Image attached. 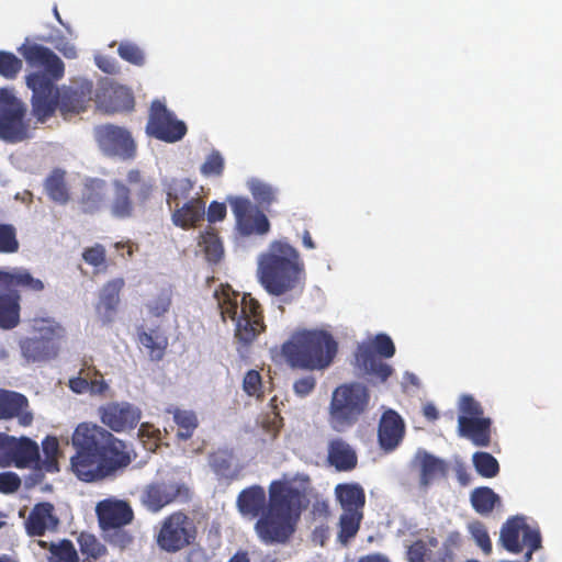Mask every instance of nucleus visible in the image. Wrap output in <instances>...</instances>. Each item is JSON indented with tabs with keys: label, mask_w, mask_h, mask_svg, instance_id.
<instances>
[{
	"label": "nucleus",
	"mask_w": 562,
	"mask_h": 562,
	"mask_svg": "<svg viewBox=\"0 0 562 562\" xmlns=\"http://www.w3.org/2000/svg\"><path fill=\"white\" fill-rule=\"evenodd\" d=\"M20 476L11 471L0 473V493L1 494H13L21 487Z\"/></svg>",
	"instance_id": "obj_57"
},
{
	"label": "nucleus",
	"mask_w": 562,
	"mask_h": 562,
	"mask_svg": "<svg viewBox=\"0 0 562 562\" xmlns=\"http://www.w3.org/2000/svg\"><path fill=\"white\" fill-rule=\"evenodd\" d=\"M335 494L344 513H363L366 493L359 483L338 484Z\"/></svg>",
	"instance_id": "obj_29"
},
{
	"label": "nucleus",
	"mask_w": 562,
	"mask_h": 562,
	"mask_svg": "<svg viewBox=\"0 0 562 562\" xmlns=\"http://www.w3.org/2000/svg\"><path fill=\"white\" fill-rule=\"evenodd\" d=\"M48 196L57 203H66L69 200L68 190L65 183L63 171L55 170L45 182Z\"/></svg>",
	"instance_id": "obj_40"
},
{
	"label": "nucleus",
	"mask_w": 562,
	"mask_h": 562,
	"mask_svg": "<svg viewBox=\"0 0 562 562\" xmlns=\"http://www.w3.org/2000/svg\"><path fill=\"white\" fill-rule=\"evenodd\" d=\"M78 543L82 554L94 560L103 557L106 553V548L102 544L95 536L87 532H81L78 537Z\"/></svg>",
	"instance_id": "obj_46"
},
{
	"label": "nucleus",
	"mask_w": 562,
	"mask_h": 562,
	"mask_svg": "<svg viewBox=\"0 0 562 562\" xmlns=\"http://www.w3.org/2000/svg\"><path fill=\"white\" fill-rule=\"evenodd\" d=\"M211 467L217 475L228 477L231 470V462L224 456H213L211 459Z\"/></svg>",
	"instance_id": "obj_62"
},
{
	"label": "nucleus",
	"mask_w": 562,
	"mask_h": 562,
	"mask_svg": "<svg viewBox=\"0 0 562 562\" xmlns=\"http://www.w3.org/2000/svg\"><path fill=\"white\" fill-rule=\"evenodd\" d=\"M257 273L261 285L272 295L294 290L304 277L299 250L285 239L272 240L258 257Z\"/></svg>",
	"instance_id": "obj_4"
},
{
	"label": "nucleus",
	"mask_w": 562,
	"mask_h": 562,
	"mask_svg": "<svg viewBox=\"0 0 562 562\" xmlns=\"http://www.w3.org/2000/svg\"><path fill=\"white\" fill-rule=\"evenodd\" d=\"M26 106L7 89H0V139L19 143L30 137Z\"/></svg>",
	"instance_id": "obj_12"
},
{
	"label": "nucleus",
	"mask_w": 562,
	"mask_h": 562,
	"mask_svg": "<svg viewBox=\"0 0 562 562\" xmlns=\"http://www.w3.org/2000/svg\"><path fill=\"white\" fill-rule=\"evenodd\" d=\"M370 394L367 386L350 383L338 386L331 396L329 422L336 431H344L355 425L367 411Z\"/></svg>",
	"instance_id": "obj_8"
},
{
	"label": "nucleus",
	"mask_w": 562,
	"mask_h": 562,
	"mask_svg": "<svg viewBox=\"0 0 562 562\" xmlns=\"http://www.w3.org/2000/svg\"><path fill=\"white\" fill-rule=\"evenodd\" d=\"M70 390L77 394L89 392V380L83 376H76L69 380Z\"/></svg>",
	"instance_id": "obj_64"
},
{
	"label": "nucleus",
	"mask_w": 562,
	"mask_h": 562,
	"mask_svg": "<svg viewBox=\"0 0 562 562\" xmlns=\"http://www.w3.org/2000/svg\"><path fill=\"white\" fill-rule=\"evenodd\" d=\"M193 183L189 179H173L166 189L167 203L170 207H176V203L181 200L191 199Z\"/></svg>",
	"instance_id": "obj_41"
},
{
	"label": "nucleus",
	"mask_w": 562,
	"mask_h": 562,
	"mask_svg": "<svg viewBox=\"0 0 562 562\" xmlns=\"http://www.w3.org/2000/svg\"><path fill=\"white\" fill-rule=\"evenodd\" d=\"M19 248L20 244L14 226L11 224H0V254H14Z\"/></svg>",
	"instance_id": "obj_47"
},
{
	"label": "nucleus",
	"mask_w": 562,
	"mask_h": 562,
	"mask_svg": "<svg viewBox=\"0 0 562 562\" xmlns=\"http://www.w3.org/2000/svg\"><path fill=\"white\" fill-rule=\"evenodd\" d=\"M227 214V207L225 202L212 201L205 209V215L210 223L222 222L225 220Z\"/></svg>",
	"instance_id": "obj_58"
},
{
	"label": "nucleus",
	"mask_w": 562,
	"mask_h": 562,
	"mask_svg": "<svg viewBox=\"0 0 562 562\" xmlns=\"http://www.w3.org/2000/svg\"><path fill=\"white\" fill-rule=\"evenodd\" d=\"M60 524L55 507L49 502L36 503L24 521L25 531L30 537H43L54 532Z\"/></svg>",
	"instance_id": "obj_20"
},
{
	"label": "nucleus",
	"mask_w": 562,
	"mask_h": 562,
	"mask_svg": "<svg viewBox=\"0 0 562 562\" xmlns=\"http://www.w3.org/2000/svg\"><path fill=\"white\" fill-rule=\"evenodd\" d=\"M20 52L30 66L43 68L25 78L27 88L32 90V111L40 121L53 116L56 109L65 117L88 109L93 94L91 80L78 78L59 90L56 81L64 77L65 65L50 48L32 44L21 47Z\"/></svg>",
	"instance_id": "obj_2"
},
{
	"label": "nucleus",
	"mask_w": 562,
	"mask_h": 562,
	"mask_svg": "<svg viewBox=\"0 0 562 562\" xmlns=\"http://www.w3.org/2000/svg\"><path fill=\"white\" fill-rule=\"evenodd\" d=\"M34 280L41 282L42 286L38 290H33L26 286L14 285V286H5L0 285L2 289L7 290V293H0V328L1 329H13L20 324V312H21V294L22 293H41L45 289L44 282L35 278Z\"/></svg>",
	"instance_id": "obj_18"
},
{
	"label": "nucleus",
	"mask_w": 562,
	"mask_h": 562,
	"mask_svg": "<svg viewBox=\"0 0 562 562\" xmlns=\"http://www.w3.org/2000/svg\"><path fill=\"white\" fill-rule=\"evenodd\" d=\"M459 416L467 417H483L484 411L480 402L472 395H462L459 403Z\"/></svg>",
	"instance_id": "obj_56"
},
{
	"label": "nucleus",
	"mask_w": 562,
	"mask_h": 562,
	"mask_svg": "<svg viewBox=\"0 0 562 562\" xmlns=\"http://www.w3.org/2000/svg\"><path fill=\"white\" fill-rule=\"evenodd\" d=\"M71 442L76 453L70 459V468L82 482H100L114 476L133 461L130 446L95 424H79Z\"/></svg>",
	"instance_id": "obj_3"
},
{
	"label": "nucleus",
	"mask_w": 562,
	"mask_h": 562,
	"mask_svg": "<svg viewBox=\"0 0 562 562\" xmlns=\"http://www.w3.org/2000/svg\"><path fill=\"white\" fill-rule=\"evenodd\" d=\"M327 461L337 471L348 472L357 467L358 457L347 441L335 438L328 442Z\"/></svg>",
	"instance_id": "obj_28"
},
{
	"label": "nucleus",
	"mask_w": 562,
	"mask_h": 562,
	"mask_svg": "<svg viewBox=\"0 0 562 562\" xmlns=\"http://www.w3.org/2000/svg\"><path fill=\"white\" fill-rule=\"evenodd\" d=\"M146 133L159 140L176 143L184 137L187 126L176 119L164 102L155 100L150 105Z\"/></svg>",
	"instance_id": "obj_14"
},
{
	"label": "nucleus",
	"mask_w": 562,
	"mask_h": 562,
	"mask_svg": "<svg viewBox=\"0 0 562 562\" xmlns=\"http://www.w3.org/2000/svg\"><path fill=\"white\" fill-rule=\"evenodd\" d=\"M0 285H21L33 290H38L42 286L40 281L33 279L30 270L22 267H14L8 270L0 269Z\"/></svg>",
	"instance_id": "obj_33"
},
{
	"label": "nucleus",
	"mask_w": 562,
	"mask_h": 562,
	"mask_svg": "<svg viewBox=\"0 0 562 562\" xmlns=\"http://www.w3.org/2000/svg\"><path fill=\"white\" fill-rule=\"evenodd\" d=\"M196 536L198 528L193 518L181 510H177L161 520L155 539L160 550L176 553L191 546Z\"/></svg>",
	"instance_id": "obj_11"
},
{
	"label": "nucleus",
	"mask_w": 562,
	"mask_h": 562,
	"mask_svg": "<svg viewBox=\"0 0 562 562\" xmlns=\"http://www.w3.org/2000/svg\"><path fill=\"white\" fill-rule=\"evenodd\" d=\"M38 546L47 550V562H79L78 552L69 539L58 542L38 541Z\"/></svg>",
	"instance_id": "obj_31"
},
{
	"label": "nucleus",
	"mask_w": 562,
	"mask_h": 562,
	"mask_svg": "<svg viewBox=\"0 0 562 562\" xmlns=\"http://www.w3.org/2000/svg\"><path fill=\"white\" fill-rule=\"evenodd\" d=\"M214 296L223 321L235 323L237 351L244 352L266 330L261 305L250 294L240 295L229 285H222Z\"/></svg>",
	"instance_id": "obj_5"
},
{
	"label": "nucleus",
	"mask_w": 562,
	"mask_h": 562,
	"mask_svg": "<svg viewBox=\"0 0 562 562\" xmlns=\"http://www.w3.org/2000/svg\"><path fill=\"white\" fill-rule=\"evenodd\" d=\"M100 422L114 432L134 429L140 418L142 411L130 402H110L98 409Z\"/></svg>",
	"instance_id": "obj_15"
},
{
	"label": "nucleus",
	"mask_w": 562,
	"mask_h": 562,
	"mask_svg": "<svg viewBox=\"0 0 562 562\" xmlns=\"http://www.w3.org/2000/svg\"><path fill=\"white\" fill-rule=\"evenodd\" d=\"M102 531L105 533L106 541L120 549H125L133 542V536L124 530L123 527H115Z\"/></svg>",
	"instance_id": "obj_54"
},
{
	"label": "nucleus",
	"mask_w": 562,
	"mask_h": 562,
	"mask_svg": "<svg viewBox=\"0 0 562 562\" xmlns=\"http://www.w3.org/2000/svg\"><path fill=\"white\" fill-rule=\"evenodd\" d=\"M405 432V424L401 415L393 411H385L380 419L378 439L385 451L394 450L402 441Z\"/></svg>",
	"instance_id": "obj_24"
},
{
	"label": "nucleus",
	"mask_w": 562,
	"mask_h": 562,
	"mask_svg": "<svg viewBox=\"0 0 562 562\" xmlns=\"http://www.w3.org/2000/svg\"><path fill=\"white\" fill-rule=\"evenodd\" d=\"M338 352L333 335L323 329H303L291 335L281 345V355L291 368L324 370Z\"/></svg>",
	"instance_id": "obj_6"
},
{
	"label": "nucleus",
	"mask_w": 562,
	"mask_h": 562,
	"mask_svg": "<svg viewBox=\"0 0 562 562\" xmlns=\"http://www.w3.org/2000/svg\"><path fill=\"white\" fill-rule=\"evenodd\" d=\"M472 461L476 472L483 477L492 479L499 472L498 461L488 452H475Z\"/></svg>",
	"instance_id": "obj_43"
},
{
	"label": "nucleus",
	"mask_w": 562,
	"mask_h": 562,
	"mask_svg": "<svg viewBox=\"0 0 562 562\" xmlns=\"http://www.w3.org/2000/svg\"><path fill=\"white\" fill-rule=\"evenodd\" d=\"M395 353L393 340L386 334H378L369 342L360 344L355 352V366L363 373L385 382L393 368L380 358H392Z\"/></svg>",
	"instance_id": "obj_10"
},
{
	"label": "nucleus",
	"mask_w": 562,
	"mask_h": 562,
	"mask_svg": "<svg viewBox=\"0 0 562 562\" xmlns=\"http://www.w3.org/2000/svg\"><path fill=\"white\" fill-rule=\"evenodd\" d=\"M119 56L136 66H142L145 61V56L143 50L135 43L132 42H122L117 48Z\"/></svg>",
	"instance_id": "obj_51"
},
{
	"label": "nucleus",
	"mask_w": 562,
	"mask_h": 562,
	"mask_svg": "<svg viewBox=\"0 0 562 562\" xmlns=\"http://www.w3.org/2000/svg\"><path fill=\"white\" fill-rule=\"evenodd\" d=\"M95 513L102 530L124 527L134 519V512L125 501L103 499L97 504Z\"/></svg>",
	"instance_id": "obj_19"
},
{
	"label": "nucleus",
	"mask_w": 562,
	"mask_h": 562,
	"mask_svg": "<svg viewBox=\"0 0 562 562\" xmlns=\"http://www.w3.org/2000/svg\"><path fill=\"white\" fill-rule=\"evenodd\" d=\"M261 424L262 428L267 432H270L276 437L283 425V418L281 417L280 413L272 411L263 418Z\"/></svg>",
	"instance_id": "obj_59"
},
{
	"label": "nucleus",
	"mask_w": 562,
	"mask_h": 562,
	"mask_svg": "<svg viewBox=\"0 0 562 562\" xmlns=\"http://www.w3.org/2000/svg\"><path fill=\"white\" fill-rule=\"evenodd\" d=\"M181 496H188V488L183 483L172 477L160 479L145 487L142 503L148 510L157 513Z\"/></svg>",
	"instance_id": "obj_16"
},
{
	"label": "nucleus",
	"mask_w": 562,
	"mask_h": 562,
	"mask_svg": "<svg viewBox=\"0 0 562 562\" xmlns=\"http://www.w3.org/2000/svg\"><path fill=\"white\" fill-rule=\"evenodd\" d=\"M5 463L12 462L19 469L33 468L37 470L40 462L38 445L27 438L9 436Z\"/></svg>",
	"instance_id": "obj_22"
},
{
	"label": "nucleus",
	"mask_w": 562,
	"mask_h": 562,
	"mask_svg": "<svg viewBox=\"0 0 562 562\" xmlns=\"http://www.w3.org/2000/svg\"><path fill=\"white\" fill-rule=\"evenodd\" d=\"M459 541V533H452L442 548L438 552H434L432 549L428 548L426 541L416 540L407 550V560L408 562H446L447 559H451L452 547L458 546Z\"/></svg>",
	"instance_id": "obj_25"
},
{
	"label": "nucleus",
	"mask_w": 562,
	"mask_h": 562,
	"mask_svg": "<svg viewBox=\"0 0 562 562\" xmlns=\"http://www.w3.org/2000/svg\"><path fill=\"white\" fill-rule=\"evenodd\" d=\"M42 448L44 453V459L40 458L37 470L45 471L48 473H55L59 471L58 467V453H59V442L58 439L54 436H47L42 441Z\"/></svg>",
	"instance_id": "obj_39"
},
{
	"label": "nucleus",
	"mask_w": 562,
	"mask_h": 562,
	"mask_svg": "<svg viewBox=\"0 0 562 562\" xmlns=\"http://www.w3.org/2000/svg\"><path fill=\"white\" fill-rule=\"evenodd\" d=\"M103 187L104 182L101 180H93L85 187L80 199L82 212L94 213L101 209L104 202Z\"/></svg>",
	"instance_id": "obj_36"
},
{
	"label": "nucleus",
	"mask_w": 562,
	"mask_h": 562,
	"mask_svg": "<svg viewBox=\"0 0 562 562\" xmlns=\"http://www.w3.org/2000/svg\"><path fill=\"white\" fill-rule=\"evenodd\" d=\"M138 342L147 350L148 356L154 361H159L164 358L168 339L164 335L156 331L138 330Z\"/></svg>",
	"instance_id": "obj_35"
},
{
	"label": "nucleus",
	"mask_w": 562,
	"mask_h": 562,
	"mask_svg": "<svg viewBox=\"0 0 562 562\" xmlns=\"http://www.w3.org/2000/svg\"><path fill=\"white\" fill-rule=\"evenodd\" d=\"M236 507L243 517L257 518L254 529L263 544H284L295 533L307 498L292 480L280 479L270 482L268 494L258 484L241 490Z\"/></svg>",
	"instance_id": "obj_1"
},
{
	"label": "nucleus",
	"mask_w": 562,
	"mask_h": 562,
	"mask_svg": "<svg viewBox=\"0 0 562 562\" xmlns=\"http://www.w3.org/2000/svg\"><path fill=\"white\" fill-rule=\"evenodd\" d=\"M316 385V380L314 376H303L296 380L293 384V390L297 396L304 397L308 395Z\"/></svg>",
	"instance_id": "obj_61"
},
{
	"label": "nucleus",
	"mask_w": 562,
	"mask_h": 562,
	"mask_svg": "<svg viewBox=\"0 0 562 562\" xmlns=\"http://www.w3.org/2000/svg\"><path fill=\"white\" fill-rule=\"evenodd\" d=\"M83 261L95 268V269H105L106 268V250L105 247L101 244H95L91 247H87L82 251Z\"/></svg>",
	"instance_id": "obj_49"
},
{
	"label": "nucleus",
	"mask_w": 562,
	"mask_h": 562,
	"mask_svg": "<svg viewBox=\"0 0 562 562\" xmlns=\"http://www.w3.org/2000/svg\"><path fill=\"white\" fill-rule=\"evenodd\" d=\"M420 467L419 484L422 487H428L436 479L443 477L447 474V463L427 451L417 453Z\"/></svg>",
	"instance_id": "obj_30"
},
{
	"label": "nucleus",
	"mask_w": 562,
	"mask_h": 562,
	"mask_svg": "<svg viewBox=\"0 0 562 562\" xmlns=\"http://www.w3.org/2000/svg\"><path fill=\"white\" fill-rule=\"evenodd\" d=\"M248 189L260 206L268 207L276 201L273 188L258 179H251L248 182Z\"/></svg>",
	"instance_id": "obj_45"
},
{
	"label": "nucleus",
	"mask_w": 562,
	"mask_h": 562,
	"mask_svg": "<svg viewBox=\"0 0 562 562\" xmlns=\"http://www.w3.org/2000/svg\"><path fill=\"white\" fill-rule=\"evenodd\" d=\"M173 420L178 426L177 436L183 440H188L193 436L199 424L193 412L179 408L173 412Z\"/></svg>",
	"instance_id": "obj_42"
},
{
	"label": "nucleus",
	"mask_w": 562,
	"mask_h": 562,
	"mask_svg": "<svg viewBox=\"0 0 562 562\" xmlns=\"http://www.w3.org/2000/svg\"><path fill=\"white\" fill-rule=\"evenodd\" d=\"M470 532L474 538L476 544L483 550L484 553L488 554L492 552V542L485 526L475 521L470 525Z\"/></svg>",
	"instance_id": "obj_55"
},
{
	"label": "nucleus",
	"mask_w": 562,
	"mask_h": 562,
	"mask_svg": "<svg viewBox=\"0 0 562 562\" xmlns=\"http://www.w3.org/2000/svg\"><path fill=\"white\" fill-rule=\"evenodd\" d=\"M471 504L480 515H488L493 512L496 504L499 503V496L490 487H476L471 493Z\"/></svg>",
	"instance_id": "obj_37"
},
{
	"label": "nucleus",
	"mask_w": 562,
	"mask_h": 562,
	"mask_svg": "<svg viewBox=\"0 0 562 562\" xmlns=\"http://www.w3.org/2000/svg\"><path fill=\"white\" fill-rule=\"evenodd\" d=\"M224 158L218 150H212L202 164L200 171L204 177H221L224 172Z\"/></svg>",
	"instance_id": "obj_50"
},
{
	"label": "nucleus",
	"mask_w": 562,
	"mask_h": 562,
	"mask_svg": "<svg viewBox=\"0 0 562 562\" xmlns=\"http://www.w3.org/2000/svg\"><path fill=\"white\" fill-rule=\"evenodd\" d=\"M199 247L211 263H217L223 257V244L217 232L209 227L200 234Z\"/></svg>",
	"instance_id": "obj_34"
},
{
	"label": "nucleus",
	"mask_w": 562,
	"mask_h": 562,
	"mask_svg": "<svg viewBox=\"0 0 562 562\" xmlns=\"http://www.w3.org/2000/svg\"><path fill=\"white\" fill-rule=\"evenodd\" d=\"M226 202L235 217V231L239 236H262L270 232L268 217L247 196L227 195Z\"/></svg>",
	"instance_id": "obj_13"
},
{
	"label": "nucleus",
	"mask_w": 562,
	"mask_h": 562,
	"mask_svg": "<svg viewBox=\"0 0 562 562\" xmlns=\"http://www.w3.org/2000/svg\"><path fill=\"white\" fill-rule=\"evenodd\" d=\"M95 138L101 149L110 156H119L123 159L135 157V142L131 133L123 127L113 124L98 126Z\"/></svg>",
	"instance_id": "obj_17"
},
{
	"label": "nucleus",
	"mask_w": 562,
	"mask_h": 562,
	"mask_svg": "<svg viewBox=\"0 0 562 562\" xmlns=\"http://www.w3.org/2000/svg\"><path fill=\"white\" fill-rule=\"evenodd\" d=\"M243 390L247 395L255 396L258 400L263 397L262 379L257 370L246 372L243 380Z\"/></svg>",
	"instance_id": "obj_52"
},
{
	"label": "nucleus",
	"mask_w": 562,
	"mask_h": 562,
	"mask_svg": "<svg viewBox=\"0 0 562 562\" xmlns=\"http://www.w3.org/2000/svg\"><path fill=\"white\" fill-rule=\"evenodd\" d=\"M25 395L0 389V420L16 418L19 424L27 427L33 423V413Z\"/></svg>",
	"instance_id": "obj_21"
},
{
	"label": "nucleus",
	"mask_w": 562,
	"mask_h": 562,
	"mask_svg": "<svg viewBox=\"0 0 562 562\" xmlns=\"http://www.w3.org/2000/svg\"><path fill=\"white\" fill-rule=\"evenodd\" d=\"M363 519V513H342L339 517V531L337 539L338 541L347 546L351 539L356 537L360 529L361 521Z\"/></svg>",
	"instance_id": "obj_38"
},
{
	"label": "nucleus",
	"mask_w": 562,
	"mask_h": 562,
	"mask_svg": "<svg viewBox=\"0 0 562 562\" xmlns=\"http://www.w3.org/2000/svg\"><path fill=\"white\" fill-rule=\"evenodd\" d=\"M525 520L519 517L507 519L501 530V542L510 553L518 554L522 551V544L519 541L525 528Z\"/></svg>",
	"instance_id": "obj_32"
},
{
	"label": "nucleus",
	"mask_w": 562,
	"mask_h": 562,
	"mask_svg": "<svg viewBox=\"0 0 562 562\" xmlns=\"http://www.w3.org/2000/svg\"><path fill=\"white\" fill-rule=\"evenodd\" d=\"M522 547L531 548V550H538L541 547V536L539 530L530 528L527 524L525 525L522 532Z\"/></svg>",
	"instance_id": "obj_60"
},
{
	"label": "nucleus",
	"mask_w": 562,
	"mask_h": 562,
	"mask_svg": "<svg viewBox=\"0 0 562 562\" xmlns=\"http://www.w3.org/2000/svg\"><path fill=\"white\" fill-rule=\"evenodd\" d=\"M112 111H132L134 109V95L130 89L123 86L112 87L110 92Z\"/></svg>",
	"instance_id": "obj_44"
},
{
	"label": "nucleus",
	"mask_w": 562,
	"mask_h": 562,
	"mask_svg": "<svg viewBox=\"0 0 562 562\" xmlns=\"http://www.w3.org/2000/svg\"><path fill=\"white\" fill-rule=\"evenodd\" d=\"M170 305L171 293L168 290H162L156 297L146 304V307L151 316L160 317L169 311Z\"/></svg>",
	"instance_id": "obj_53"
},
{
	"label": "nucleus",
	"mask_w": 562,
	"mask_h": 562,
	"mask_svg": "<svg viewBox=\"0 0 562 562\" xmlns=\"http://www.w3.org/2000/svg\"><path fill=\"white\" fill-rule=\"evenodd\" d=\"M187 562H211L207 551L201 547H193L187 555Z\"/></svg>",
	"instance_id": "obj_63"
},
{
	"label": "nucleus",
	"mask_w": 562,
	"mask_h": 562,
	"mask_svg": "<svg viewBox=\"0 0 562 562\" xmlns=\"http://www.w3.org/2000/svg\"><path fill=\"white\" fill-rule=\"evenodd\" d=\"M126 181L130 186H137L135 190L136 202L132 199L130 187L122 180L112 182L114 192L109 203L110 215L119 221H127L135 216L136 206H144L153 196L155 191L154 182L146 179L138 169H131L127 172Z\"/></svg>",
	"instance_id": "obj_9"
},
{
	"label": "nucleus",
	"mask_w": 562,
	"mask_h": 562,
	"mask_svg": "<svg viewBox=\"0 0 562 562\" xmlns=\"http://www.w3.org/2000/svg\"><path fill=\"white\" fill-rule=\"evenodd\" d=\"M31 337H23L19 347L27 363L46 362L55 359L60 350L59 341L65 337V328L52 317H34Z\"/></svg>",
	"instance_id": "obj_7"
},
{
	"label": "nucleus",
	"mask_w": 562,
	"mask_h": 562,
	"mask_svg": "<svg viewBox=\"0 0 562 562\" xmlns=\"http://www.w3.org/2000/svg\"><path fill=\"white\" fill-rule=\"evenodd\" d=\"M205 216V201L201 196H193L182 205L176 203L171 214V221L175 226L182 229L196 227Z\"/></svg>",
	"instance_id": "obj_27"
},
{
	"label": "nucleus",
	"mask_w": 562,
	"mask_h": 562,
	"mask_svg": "<svg viewBox=\"0 0 562 562\" xmlns=\"http://www.w3.org/2000/svg\"><path fill=\"white\" fill-rule=\"evenodd\" d=\"M492 420L490 417H458V434L469 439L476 447H488L491 443Z\"/></svg>",
	"instance_id": "obj_26"
},
{
	"label": "nucleus",
	"mask_w": 562,
	"mask_h": 562,
	"mask_svg": "<svg viewBox=\"0 0 562 562\" xmlns=\"http://www.w3.org/2000/svg\"><path fill=\"white\" fill-rule=\"evenodd\" d=\"M124 284L122 278H116L104 283L100 290L95 312L103 325H109L115 319L121 302L120 294Z\"/></svg>",
	"instance_id": "obj_23"
},
{
	"label": "nucleus",
	"mask_w": 562,
	"mask_h": 562,
	"mask_svg": "<svg viewBox=\"0 0 562 562\" xmlns=\"http://www.w3.org/2000/svg\"><path fill=\"white\" fill-rule=\"evenodd\" d=\"M22 69V60L13 53L0 50V75L14 79Z\"/></svg>",
	"instance_id": "obj_48"
}]
</instances>
